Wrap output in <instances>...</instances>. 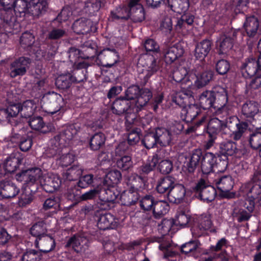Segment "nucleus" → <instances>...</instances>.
<instances>
[{"instance_id":"51","label":"nucleus","mask_w":261,"mask_h":261,"mask_svg":"<svg viewBox=\"0 0 261 261\" xmlns=\"http://www.w3.org/2000/svg\"><path fill=\"white\" fill-rule=\"evenodd\" d=\"M106 137L102 133L95 134L90 139V147L93 150H98L105 143Z\"/></svg>"},{"instance_id":"10","label":"nucleus","mask_w":261,"mask_h":261,"mask_svg":"<svg viewBox=\"0 0 261 261\" xmlns=\"http://www.w3.org/2000/svg\"><path fill=\"white\" fill-rule=\"evenodd\" d=\"M65 246L71 247L77 253H83L89 248V240L85 234L77 233L68 240Z\"/></svg>"},{"instance_id":"57","label":"nucleus","mask_w":261,"mask_h":261,"mask_svg":"<svg viewBox=\"0 0 261 261\" xmlns=\"http://www.w3.org/2000/svg\"><path fill=\"white\" fill-rule=\"evenodd\" d=\"M29 3L25 0H15L13 10L16 15L18 13L20 17L24 16L25 14L29 12Z\"/></svg>"},{"instance_id":"4","label":"nucleus","mask_w":261,"mask_h":261,"mask_svg":"<svg viewBox=\"0 0 261 261\" xmlns=\"http://www.w3.org/2000/svg\"><path fill=\"white\" fill-rule=\"evenodd\" d=\"M224 130L228 129L231 133V138L236 140H239L248 127V123L240 122L236 116H230L223 122Z\"/></svg>"},{"instance_id":"49","label":"nucleus","mask_w":261,"mask_h":261,"mask_svg":"<svg viewBox=\"0 0 261 261\" xmlns=\"http://www.w3.org/2000/svg\"><path fill=\"white\" fill-rule=\"evenodd\" d=\"M242 114L246 117H253L258 112L257 104L254 101H248L242 106Z\"/></svg>"},{"instance_id":"22","label":"nucleus","mask_w":261,"mask_h":261,"mask_svg":"<svg viewBox=\"0 0 261 261\" xmlns=\"http://www.w3.org/2000/svg\"><path fill=\"white\" fill-rule=\"evenodd\" d=\"M98 193V198L103 203H114L119 195V192L112 187L100 188Z\"/></svg>"},{"instance_id":"24","label":"nucleus","mask_w":261,"mask_h":261,"mask_svg":"<svg viewBox=\"0 0 261 261\" xmlns=\"http://www.w3.org/2000/svg\"><path fill=\"white\" fill-rule=\"evenodd\" d=\"M139 198V193L134 187L123 191L120 197L122 204L126 206L135 204L138 201Z\"/></svg>"},{"instance_id":"60","label":"nucleus","mask_w":261,"mask_h":261,"mask_svg":"<svg viewBox=\"0 0 261 261\" xmlns=\"http://www.w3.org/2000/svg\"><path fill=\"white\" fill-rule=\"evenodd\" d=\"M42 256L41 252L34 249L25 252L21 256L22 261H39Z\"/></svg>"},{"instance_id":"63","label":"nucleus","mask_w":261,"mask_h":261,"mask_svg":"<svg viewBox=\"0 0 261 261\" xmlns=\"http://www.w3.org/2000/svg\"><path fill=\"white\" fill-rule=\"evenodd\" d=\"M190 216L184 211L179 210L177 212L174 223L176 225L185 226L188 224Z\"/></svg>"},{"instance_id":"28","label":"nucleus","mask_w":261,"mask_h":261,"mask_svg":"<svg viewBox=\"0 0 261 261\" xmlns=\"http://www.w3.org/2000/svg\"><path fill=\"white\" fill-rule=\"evenodd\" d=\"M79 127L75 125H70L67 126L63 131L59 133V134L55 136L58 138V140L64 146L71 140L74 136L76 135L79 131Z\"/></svg>"},{"instance_id":"15","label":"nucleus","mask_w":261,"mask_h":261,"mask_svg":"<svg viewBox=\"0 0 261 261\" xmlns=\"http://www.w3.org/2000/svg\"><path fill=\"white\" fill-rule=\"evenodd\" d=\"M241 190L247 197L255 199L256 203L261 206V186L258 182L253 181L252 178L251 181L241 187Z\"/></svg>"},{"instance_id":"23","label":"nucleus","mask_w":261,"mask_h":261,"mask_svg":"<svg viewBox=\"0 0 261 261\" xmlns=\"http://www.w3.org/2000/svg\"><path fill=\"white\" fill-rule=\"evenodd\" d=\"M184 53V49L182 44L177 42L168 47L165 53V58L167 62L172 63L181 57Z\"/></svg>"},{"instance_id":"52","label":"nucleus","mask_w":261,"mask_h":261,"mask_svg":"<svg viewBox=\"0 0 261 261\" xmlns=\"http://www.w3.org/2000/svg\"><path fill=\"white\" fill-rule=\"evenodd\" d=\"M72 83V75L67 73L58 76L56 80L55 84L58 88L65 90L69 88Z\"/></svg>"},{"instance_id":"17","label":"nucleus","mask_w":261,"mask_h":261,"mask_svg":"<svg viewBox=\"0 0 261 261\" xmlns=\"http://www.w3.org/2000/svg\"><path fill=\"white\" fill-rule=\"evenodd\" d=\"M35 246L39 249V251L43 253L52 251L56 247L54 238L50 235L45 234L39 239H36L35 242Z\"/></svg>"},{"instance_id":"20","label":"nucleus","mask_w":261,"mask_h":261,"mask_svg":"<svg viewBox=\"0 0 261 261\" xmlns=\"http://www.w3.org/2000/svg\"><path fill=\"white\" fill-rule=\"evenodd\" d=\"M19 191V189L10 180H4L0 182V195L3 198L14 197Z\"/></svg>"},{"instance_id":"14","label":"nucleus","mask_w":261,"mask_h":261,"mask_svg":"<svg viewBox=\"0 0 261 261\" xmlns=\"http://www.w3.org/2000/svg\"><path fill=\"white\" fill-rule=\"evenodd\" d=\"M97 59L102 66L110 68L118 62L119 55L115 49L107 48L99 53Z\"/></svg>"},{"instance_id":"27","label":"nucleus","mask_w":261,"mask_h":261,"mask_svg":"<svg viewBox=\"0 0 261 261\" xmlns=\"http://www.w3.org/2000/svg\"><path fill=\"white\" fill-rule=\"evenodd\" d=\"M213 43L208 39H204L198 43L195 49L194 56L200 60H203L212 49Z\"/></svg>"},{"instance_id":"56","label":"nucleus","mask_w":261,"mask_h":261,"mask_svg":"<svg viewBox=\"0 0 261 261\" xmlns=\"http://www.w3.org/2000/svg\"><path fill=\"white\" fill-rule=\"evenodd\" d=\"M101 7L100 0H87L85 2L84 10L90 15H94Z\"/></svg>"},{"instance_id":"36","label":"nucleus","mask_w":261,"mask_h":261,"mask_svg":"<svg viewBox=\"0 0 261 261\" xmlns=\"http://www.w3.org/2000/svg\"><path fill=\"white\" fill-rule=\"evenodd\" d=\"M167 4L171 10L178 13H185L190 6L189 0H167Z\"/></svg>"},{"instance_id":"53","label":"nucleus","mask_w":261,"mask_h":261,"mask_svg":"<svg viewBox=\"0 0 261 261\" xmlns=\"http://www.w3.org/2000/svg\"><path fill=\"white\" fill-rule=\"evenodd\" d=\"M117 167L124 171H129L133 167V162L129 155H124L116 160Z\"/></svg>"},{"instance_id":"8","label":"nucleus","mask_w":261,"mask_h":261,"mask_svg":"<svg viewBox=\"0 0 261 261\" xmlns=\"http://www.w3.org/2000/svg\"><path fill=\"white\" fill-rule=\"evenodd\" d=\"M237 33L235 30L229 29L220 37L217 42L219 54H226L232 48Z\"/></svg>"},{"instance_id":"9","label":"nucleus","mask_w":261,"mask_h":261,"mask_svg":"<svg viewBox=\"0 0 261 261\" xmlns=\"http://www.w3.org/2000/svg\"><path fill=\"white\" fill-rule=\"evenodd\" d=\"M181 100V96L176 97L175 101L177 105L183 107L180 112L181 119L187 122H192L199 115L201 110L196 105H191L188 107H184L185 101L180 102Z\"/></svg>"},{"instance_id":"61","label":"nucleus","mask_w":261,"mask_h":261,"mask_svg":"<svg viewBox=\"0 0 261 261\" xmlns=\"http://www.w3.org/2000/svg\"><path fill=\"white\" fill-rule=\"evenodd\" d=\"M208 130L212 134H217L222 130H224L223 121L217 118L211 119L208 124Z\"/></svg>"},{"instance_id":"62","label":"nucleus","mask_w":261,"mask_h":261,"mask_svg":"<svg viewBox=\"0 0 261 261\" xmlns=\"http://www.w3.org/2000/svg\"><path fill=\"white\" fill-rule=\"evenodd\" d=\"M217 157L216 156V164L215 167L217 168L218 172H223L227 168L228 164V157L225 155H222L217 153Z\"/></svg>"},{"instance_id":"30","label":"nucleus","mask_w":261,"mask_h":261,"mask_svg":"<svg viewBox=\"0 0 261 261\" xmlns=\"http://www.w3.org/2000/svg\"><path fill=\"white\" fill-rule=\"evenodd\" d=\"M47 8L46 0H31L29 2V12L34 17H38Z\"/></svg>"},{"instance_id":"32","label":"nucleus","mask_w":261,"mask_h":261,"mask_svg":"<svg viewBox=\"0 0 261 261\" xmlns=\"http://www.w3.org/2000/svg\"><path fill=\"white\" fill-rule=\"evenodd\" d=\"M258 69L256 60L252 58H249L241 68L243 76L245 78H250L254 76Z\"/></svg>"},{"instance_id":"44","label":"nucleus","mask_w":261,"mask_h":261,"mask_svg":"<svg viewBox=\"0 0 261 261\" xmlns=\"http://www.w3.org/2000/svg\"><path fill=\"white\" fill-rule=\"evenodd\" d=\"M64 146H65L58 140V138L55 136L50 140V144L46 150V153L49 157L59 155Z\"/></svg>"},{"instance_id":"58","label":"nucleus","mask_w":261,"mask_h":261,"mask_svg":"<svg viewBox=\"0 0 261 261\" xmlns=\"http://www.w3.org/2000/svg\"><path fill=\"white\" fill-rule=\"evenodd\" d=\"M130 17L134 22H141L145 19V13L142 5H138V8L129 9Z\"/></svg>"},{"instance_id":"54","label":"nucleus","mask_w":261,"mask_h":261,"mask_svg":"<svg viewBox=\"0 0 261 261\" xmlns=\"http://www.w3.org/2000/svg\"><path fill=\"white\" fill-rule=\"evenodd\" d=\"M33 200L32 191L28 186L23 187L18 203L20 206H25L32 202Z\"/></svg>"},{"instance_id":"55","label":"nucleus","mask_w":261,"mask_h":261,"mask_svg":"<svg viewBox=\"0 0 261 261\" xmlns=\"http://www.w3.org/2000/svg\"><path fill=\"white\" fill-rule=\"evenodd\" d=\"M198 228L204 231L211 229L212 222L211 216L208 214H203L198 216L197 219Z\"/></svg>"},{"instance_id":"6","label":"nucleus","mask_w":261,"mask_h":261,"mask_svg":"<svg viewBox=\"0 0 261 261\" xmlns=\"http://www.w3.org/2000/svg\"><path fill=\"white\" fill-rule=\"evenodd\" d=\"M193 190L201 200L207 202L213 201L217 195L216 189L203 178L197 181Z\"/></svg>"},{"instance_id":"18","label":"nucleus","mask_w":261,"mask_h":261,"mask_svg":"<svg viewBox=\"0 0 261 261\" xmlns=\"http://www.w3.org/2000/svg\"><path fill=\"white\" fill-rule=\"evenodd\" d=\"M259 22L254 16L247 17L243 24V29L249 38L256 37L258 33Z\"/></svg>"},{"instance_id":"48","label":"nucleus","mask_w":261,"mask_h":261,"mask_svg":"<svg viewBox=\"0 0 261 261\" xmlns=\"http://www.w3.org/2000/svg\"><path fill=\"white\" fill-rule=\"evenodd\" d=\"M83 169L79 165H74L67 170L63 174L65 179L72 181L80 178L83 173Z\"/></svg>"},{"instance_id":"33","label":"nucleus","mask_w":261,"mask_h":261,"mask_svg":"<svg viewBox=\"0 0 261 261\" xmlns=\"http://www.w3.org/2000/svg\"><path fill=\"white\" fill-rule=\"evenodd\" d=\"M175 184V179L172 176H167L158 180L156 190L159 193L168 194Z\"/></svg>"},{"instance_id":"40","label":"nucleus","mask_w":261,"mask_h":261,"mask_svg":"<svg viewBox=\"0 0 261 261\" xmlns=\"http://www.w3.org/2000/svg\"><path fill=\"white\" fill-rule=\"evenodd\" d=\"M130 17L129 8L126 7H119L111 12L109 20L112 21L126 20Z\"/></svg>"},{"instance_id":"16","label":"nucleus","mask_w":261,"mask_h":261,"mask_svg":"<svg viewBox=\"0 0 261 261\" xmlns=\"http://www.w3.org/2000/svg\"><path fill=\"white\" fill-rule=\"evenodd\" d=\"M40 184L45 191L53 193L59 188L61 180L57 175L44 174L40 178Z\"/></svg>"},{"instance_id":"35","label":"nucleus","mask_w":261,"mask_h":261,"mask_svg":"<svg viewBox=\"0 0 261 261\" xmlns=\"http://www.w3.org/2000/svg\"><path fill=\"white\" fill-rule=\"evenodd\" d=\"M200 243L198 241H190L181 246V251L189 256H197L200 253Z\"/></svg>"},{"instance_id":"11","label":"nucleus","mask_w":261,"mask_h":261,"mask_svg":"<svg viewBox=\"0 0 261 261\" xmlns=\"http://www.w3.org/2000/svg\"><path fill=\"white\" fill-rule=\"evenodd\" d=\"M218 190L221 192V195L225 198H232L234 197L235 193L231 192L234 182L230 175H225L215 180Z\"/></svg>"},{"instance_id":"5","label":"nucleus","mask_w":261,"mask_h":261,"mask_svg":"<svg viewBox=\"0 0 261 261\" xmlns=\"http://www.w3.org/2000/svg\"><path fill=\"white\" fill-rule=\"evenodd\" d=\"M41 101L45 112L51 115L58 112L64 104L62 96L54 92L46 93L42 97Z\"/></svg>"},{"instance_id":"34","label":"nucleus","mask_w":261,"mask_h":261,"mask_svg":"<svg viewBox=\"0 0 261 261\" xmlns=\"http://www.w3.org/2000/svg\"><path fill=\"white\" fill-rule=\"evenodd\" d=\"M22 160L23 158L19 152L11 154L5 161V170L10 173L15 171L19 165L22 163Z\"/></svg>"},{"instance_id":"7","label":"nucleus","mask_w":261,"mask_h":261,"mask_svg":"<svg viewBox=\"0 0 261 261\" xmlns=\"http://www.w3.org/2000/svg\"><path fill=\"white\" fill-rule=\"evenodd\" d=\"M43 174L40 168L35 167L21 171L16 174V177L17 180L24 181L29 186L35 184L38 180L40 182Z\"/></svg>"},{"instance_id":"64","label":"nucleus","mask_w":261,"mask_h":261,"mask_svg":"<svg viewBox=\"0 0 261 261\" xmlns=\"http://www.w3.org/2000/svg\"><path fill=\"white\" fill-rule=\"evenodd\" d=\"M34 42V36L28 31L22 33L20 38V43L24 48L31 46Z\"/></svg>"},{"instance_id":"31","label":"nucleus","mask_w":261,"mask_h":261,"mask_svg":"<svg viewBox=\"0 0 261 261\" xmlns=\"http://www.w3.org/2000/svg\"><path fill=\"white\" fill-rule=\"evenodd\" d=\"M130 102L125 97H122L116 99L112 106V112L117 115H122L129 111Z\"/></svg>"},{"instance_id":"26","label":"nucleus","mask_w":261,"mask_h":261,"mask_svg":"<svg viewBox=\"0 0 261 261\" xmlns=\"http://www.w3.org/2000/svg\"><path fill=\"white\" fill-rule=\"evenodd\" d=\"M214 72L211 70L202 72L195 71L191 76H194V85L198 88L205 86L213 79ZM193 77H192V78Z\"/></svg>"},{"instance_id":"50","label":"nucleus","mask_w":261,"mask_h":261,"mask_svg":"<svg viewBox=\"0 0 261 261\" xmlns=\"http://www.w3.org/2000/svg\"><path fill=\"white\" fill-rule=\"evenodd\" d=\"M37 107L32 100H28L20 105V114L22 117L28 118L32 116Z\"/></svg>"},{"instance_id":"29","label":"nucleus","mask_w":261,"mask_h":261,"mask_svg":"<svg viewBox=\"0 0 261 261\" xmlns=\"http://www.w3.org/2000/svg\"><path fill=\"white\" fill-rule=\"evenodd\" d=\"M92 27L93 23L90 20L82 18L74 21L72 29L77 34H86L92 31Z\"/></svg>"},{"instance_id":"13","label":"nucleus","mask_w":261,"mask_h":261,"mask_svg":"<svg viewBox=\"0 0 261 261\" xmlns=\"http://www.w3.org/2000/svg\"><path fill=\"white\" fill-rule=\"evenodd\" d=\"M31 62V59L25 57H21L15 60L11 65V76L15 77L24 75Z\"/></svg>"},{"instance_id":"19","label":"nucleus","mask_w":261,"mask_h":261,"mask_svg":"<svg viewBox=\"0 0 261 261\" xmlns=\"http://www.w3.org/2000/svg\"><path fill=\"white\" fill-rule=\"evenodd\" d=\"M186 193V189L183 185L175 183L167 195L170 202L174 203H180L184 200Z\"/></svg>"},{"instance_id":"25","label":"nucleus","mask_w":261,"mask_h":261,"mask_svg":"<svg viewBox=\"0 0 261 261\" xmlns=\"http://www.w3.org/2000/svg\"><path fill=\"white\" fill-rule=\"evenodd\" d=\"M97 226L100 229H114L117 227L118 222L110 213L100 215L97 219Z\"/></svg>"},{"instance_id":"46","label":"nucleus","mask_w":261,"mask_h":261,"mask_svg":"<svg viewBox=\"0 0 261 261\" xmlns=\"http://www.w3.org/2000/svg\"><path fill=\"white\" fill-rule=\"evenodd\" d=\"M13 8L0 9V18L6 24L10 26H14L16 22V16Z\"/></svg>"},{"instance_id":"2","label":"nucleus","mask_w":261,"mask_h":261,"mask_svg":"<svg viewBox=\"0 0 261 261\" xmlns=\"http://www.w3.org/2000/svg\"><path fill=\"white\" fill-rule=\"evenodd\" d=\"M124 97L128 101L136 99V111L138 112L147 104L152 97V93L148 88L141 89L138 86L133 85L127 88Z\"/></svg>"},{"instance_id":"3","label":"nucleus","mask_w":261,"mask_h":261,"mask_svg":"<svg viewBox=\"0 0 261 261\" xmlns=\"http://www.w3.org/2000/svg\"><path fill=\"white\" fill-rule=\"evenodd\" d=\"M10 141L17 145L23 152L28 151L31 148L33 140L26 134V128L22 123H15L12 129Z\"/></svg>"},{"instance_id":"37","label":"nucleus","mask_w":261,"mask_h":261,"mask_svg":"<svg viewBox=\"0 0 261 261\" xmlns=\"http://www.w3.org/2000/svg\"><path fill=\"white\" fill-rule=\"evenodd\" d=\"M169 205L165 200L156 201L152 209L153 217L155 219L162 218L169 211Z\"/></svg>"},{"instance_id":"42","label":"nucleus","mask_w":261,"mask_h":261,"mask_svg":"<svg viewBox=\"0 0 261 261\" xmlns=\"http://www.w3.org/2000/svg\"><path fill=\"white\" fill-rule=\"evenodd\" d=\"M238 151L236 143L232 141L224 142L220 144V149L218 153L227 157L236 154Z\"/></svg>"},{"instance_id":"21","label":"nucleus","mask_w":261,"mask_h":261,"mask_svg":"<svg viewBox=\"0 0 261 261\" xmlns=\"http://www.w3.org/2000/svg\"><path fill=\"white\" fill-rule=\"evenodd\" d=\"M155 137L157 139L158 144L161 146L171 145L174 136L171 132L165 127H158L155 130Z\"/></svg>"},{"instance_id":"12","label":"nucleus","mask_w":261,"mask_h":261,"mask_svg":"<svg viewBox=\"0 0 261 261\" xmlns=\"http://www.w3.org/2000/svg\"><path fill=\"white\" fill-rule=\"evenodd\" d=\"M211 91L213 95L216 113L220 114L225 110L224 106L227 102L226 90L221 86H217Z\"/></svg>"},{"instance_id":"47","label":"nucleus","mask_w":261,"mask_h":261,"mask_svg":"<svg viewBox=\"0 0 261 261\" xmlns=\"http://www.w3.org/2000/svg\"><path fill=\"white\" fill-rule=\"evenodd\" d=\"M47 231L46 225L44 221H38L33 225L30 229L32 236L39 239L46 234Z\"/></svg>"},{"instance_id":"45","label":"nucleus","mask_w":261,"mask_h":261,"mask_svg":"<svg viewBox=\"0 0 261 261\" xmlns=\"http://www.w3.org/2000/svg\"><path fill=\"white\" fill-rule=\"evenodd\" d=\"M199 103L204 110L213 108L215 109V102L211 91L202 92L199 96Z\"/></svg>"},{"instance_id":"41","label":"nucleus","mask_w":261,"mask_h":261,"mask_svg":"<svg viewBox=\"0 0 261 261\" xmlns=\"http://www.w3.org/2000/svg\"><path fill=\"white\" fill-rule=\"evenodd\" d=\"M122 175L120 171L113 170L106 175L103 180V184L107 187H114L115 185L120 181Z\"/></svg>"},{"instance_id":"38","label":"nucleus","mask_w":261,"mask_h":261,"mask_svg":"<svg viewBox=\"0 0 261 261\" xmlns=\"http://www.w3.org/2000/svg\"><path fill=\"white\" fill-rule=\"evenodd\" d=\"M159 69L157 61L153 58L151 59V63L145 72L140 73L138 78L140 80V84L145 85L150 77Z\"/></svg>"},{"instance_id":"59","label":"nucleus","mask_w":261,"mask_h":261,"mask_svg":"<svg viewBox=\"0 0 261 261\" xmlns=\"http://www.w3.org/2000/svg\"><path fill=\"white\" fill-rule=\"evenodd\" d=\"M154 197L151 195H146L140 199V206L145 211H151L155 202Z\"/></svg>"},{"instance_id":"43","label":"nucleus","mask_w":261,"mask_h":261,"mask_svg":"<svg viewBox=\"0 0 261 261\" xmlns=\"http://www.w3.org/2000/svg\"><path fill=\"white\" fill-rule=\"evenodd\" d=\"M67 29L62 27L52 25L48 31L46 38L50 40H59L67 36Z\"/></svg>"},{"instance_id":"39","label":"nucleus","mask_w":261,"mask_h":261,"mask_svg":"<svg viewBox=\"0 0 261 261\" xmlns=\"http://www.w3.org/2000/svg\"><path fill=\"white\" fill-rule=\"evenodd\" d=\"M159 158L157 154H154L150 160L143 163L138 168V173L141 175H147L153 171L159 162Z\"/></svg>"},{"instance_id":"1","label":"nucleus","mask_w":261,"mask_h":261,"mask_svg":"<svg viewBox=\"0 0 261 261\" xmlns=\"http://www.w3.org/2000/svg\"><path fill=\"white\" fill-rule=\"evenodd\" d=\"M201 161V170L203 174H208L214 171L216 164V154L212 152L202 153L201 149H196L192 151L189 160L185 163L186 172L193 174Z\"/></svg>"}]
</instances>
